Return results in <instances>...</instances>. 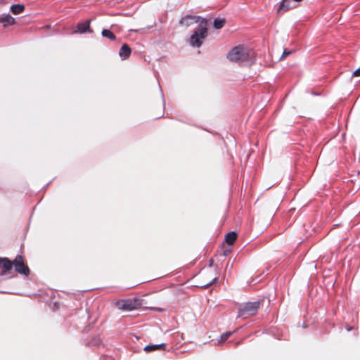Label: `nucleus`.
I'll list each match as a JSON object with an SVG mask.
<instances>
[{
    "mask_svg": "<svg viewBox=\"0 0 360 360\" xmlns=\"http://www.w3.org/2000/svg\"><path fill=\"white\" fill-rule=\"evenodd\" d=\"M353 76H354V77H360V68H358L357 70H356L353 72Z\"/></svg>",
    "mask_w": 360,
    "mask_h": 360,
    "instance_id": "20",
    "label": "nucleus"
},
{
    "mask_svg": "<svg viewBox=\"0 0 360 360\" xmlns=\"http://www.w3.org/2000/svg\"><path fill=\"white\" fill-rule=\"evenodd\" d=\"M292 1L293 3L294 2H297L298 3V2L302 1V0H292Z\"/></svg>",
    "mask_w": 360,
    "mask_h": 360,
    "instance_id": "21",
    "label": "nucleus"
},
{
    "mask_svg": "<svg viewBox=\"0 0 360 360\" xmlns=\"http://www.w3.org/2000/svg\"><path fill=\"white\" fill-rule=\"evenodd\" d=\"M217 277L212 276L208 280H205L202 283V287L207 288V287L210 286L217 280Z\"/></svg>",
    "mask_w": 360,
    "mask_h": 360,
    "instance_id": "16",
    "label": "nucleus"
},
{
    "mask_svg": "<svg viewBox=\"0 0 360 360\" xmlns=\"http://www.w3.org/2000/svg\"><path fill=\"white\" fill-rule=\"evenodd\" d=\"M102 35L104 37H107L111 40L115 39V35L108 30H103L102 31Z\"/></svg>",
    "mask_w": 360,
    "mask_h": 360,
    "instance_id": "14",
    "label": "nucleus"
},
{
    "mask_svg": "<svg viewBox=\"0 0 360 360\" xmlns=\"http://www.w3.org/2000/svg\"><path fill=\"white\" fill-rule=\"evenodd\" d=\"M207 27L200 26L191 35L190 43L193 46L200 47L202 40L207 37Z\"/></svg>",
    "mask_w": 360,
    "mask_h": 360,
    "instance_id": "5",
    "label": "nucleus"
},
{
    "mask_svg": "<svg viewBox=\"0 0 360 360\" xmlns=\"http://www.w3.org/2000/svg\"><path fill=\"white\" fill-rule=\"evenodd\" d=\"M167 345L165 343L159 345H147L144 347V351L146 352H151L156 350H165Z\"/></svg>",
    "mask_w": 360,
    "mask_h": 360,
    "instance_id": "10",
    "label": "nucleus"
},
{
    "mask_svg": "<svg viewBox=\"0 0 360 360\" xmlns=\"http://www.w3.org/2000/svg\"><path fill=\"white\" fill-rule=\"evenodd\" d=\"M295 51L294 50H292V51H289L287 49H285L283 52V54L281 57V59H284L287 56H288L290 54H291L292 53H293Z\"/></svg>",
    "mask_w": 360,
    "mask_h": 360,
    "instance_id": "17",
    "label": "nucleus"
},
{
    "mask_svg": "<svg viewBox=\"0 0 360 360\" xmlns=\"http://www.w3.org/2000/svg\"><path fill=\"white\" fill-rule=\"evenodd\" d=\"M131 53V48L127 44H124L120 50L119 55L122 59L125 60L130 56Z\"/></svg>",
    "mask_w": 360,
    "mask_h": 360,
    "instance_id": "9",
    "label": "nucleus"
},
{
    "mask_svg": "<svg viewBox=\"0 0 360 360\" xmlns=\"http://www.w3.org/2000/svg\"><path fill=\"white\" fill-rule=\"evenodd\" d=\"M236 239L237 233L234 231L228 233L225 236V241L229 245H233L236 240Z\"/></svg>",
    "mask_w": 360,
    "mask_h": 360,
    "instance_id": "11",
    "label": "nucleus"
},
{
    "mask_svg": "<svg viewBox=\"0 0 360 360\" xmlns=\"http://www.w3.org/2000/svg\"><path fill=\"white\" fill-rule=\"evenodd\" d=\"M24 8L25 6L22 4H15L11 6V10L13 13L19 14L23 11Z\"/></svg>",
    "mask_w": 360,
    "mask_h": 360,
    "instance_id": "13",
    "label": "nucleus"
},
{
    "mask_svg": "<svg viewBox=\"0 0 360 360\" xmlns=\"http://www.w3.org/2000/svg\"><path fill=\"white\" fill-rule=\"evenodd\" d=\"M224 24H213V27L216 30H220L223 27Z\"/></svg>",
    "mask_w": 360,
    "mask_h": 360,
    "instance_id": "19",
    "label": "nucleus"
},
{
    "mask_svg": "<svg viewBox=\"0 0 360 360\" xmlns=\"http://www.w3.org/2000/svg\"><path fill=\"white\" fill-rule=\"evenodd\" d=\"M296 4L292 0H283L277 9V13L283 14L290 8H295Z\"/></svg>",
    "mask_w": 360,
    "mask_h": 360,
    "instance_id": "8",
    "label": "nucleus"
},
{
    "mask_svg": "<svg viewBox=\"0 0 360 360\" xmlns=\"http://www.w3.org/2000/svg\"><path fill=\"white\" fill-rule=\"evenodd\" d=\"M0 22H14V18L9 14L0 17Z\"/></svg>",
    "mask_w": 360,
    "mask_h": 360,
    "instance_id": "15",
    "label": "nucleus"
},
{
    "mask_svg": "<svg viewBox=\"0 0 360 360\" xmlns=\"http://www.w3.org/2000/svg\"><path fill=\"white\" fill-rule=\"evenodd\" d=\"M232 333H233L232 332H226V333H223L221 335V341H222V342L226 341L232 335Z\"/></svg>",
    "mask_w": 360,
    "mask_h": 360,
    "instance_id": "18",
    "label": "nucleus"
},
{
    "mask_svg": "<svg viewBox=\"0 0 360 360\" xmlns=\"http://www.w3.org/2000/svg\"><path fill=\"white\" fill-rule=\"evenodd\" d=\"M13 266V261L10 260L7 257H0V268L1 270V274H4L7 272L10 271Z\"/></svg>",
    "mask_w": 360,
    "mask_h": 360,
    "instance_id": "7",
    "label": "nucleus"
},
{
    "mask_svg": "<svg viewBox=\"0 0 360 360\" xmlns=\"http://www.w3.org/2000/svg\"><path fill=\"white\" fill-rule=\"evenodd\" d=\"M253 58V51L241 45L233 47L227 54L229 60L240 65L249 63Z\"/></svg>",
    "mask_w": 360,
    "mask_h": 360,
    "instance_id": "1",
    "label": "nucleus"
},
{
    "mask_svg": "<svg viewBox=\"0 0 360 360\" xmlns=\"http://www.w3.org/2000/svg\"><path fill=\"white\" fill-rule=\"evenodd\" d=\"M226 21L227 19L221 16L202 18L201 16L188 15L182 18L180 22H226Z\"/></svg>",
    "mask_w": 360,
    "mask_h": 360,
    "instance_id": "3",
    "label": "nucleus"
},
{
    "mask_svg": "<svg viewBox=\"0 0 360 360\" xmlns=\"http://www.w3.org/2000/svg\"><path fill=\"white\" fill-rule=\"evenodd\" d=\"M261 306L260 301L247 302L238 308V316L248 319L255 315Z\"/></svg>",
    "mask_w": 360,
    "mask_h": 360,
    "instance_id": "2",
    "label": "nucleus"
},
{
    "mask_svg": "<svg viewBox=\"0 0 360 360\" xmlns=\"http://www.w3.org/2000/svg\"><path fill=\"white\" fill-rule=\"evenodd\" d=\"M89 25L90 24H77V30H74L72 33H84L86 32H91Z\"/></svg>",
    "mask_w": 360,
    "mask_h": 360,
    "instance_id": "12",
    "label": "nucleus"
},
{
    "mask_svg": "<svg viewBox=\"0 0 360 360\" xmlns=\"http://www.w3.org/2000/svg\"><path fill=\"white\" fill-rule=\"evenodd\" d=\"M13 266L16 272L28 276L30 274V269L25 263V258L22 255H17L13 261Z\"/></svg>",
    "mask_w": 360,
    "mask_h": 360,
    "instance_id": "6",
    "label": "nucleus"
},
{
    "mask_svg": "<svg viewBox=\"0 0 360 360\" xmlns=\"http://www.w3.org/2000/svg\"><path fill=\"white\" fill-rule=\"evenodd\" d=\"M91 22V20H90V19H89V20H86L84 22L89 23V22Z\"/></svg>",
    "mask_w": 360,
    "mask_h": 360,
    "instance_id": "22",
    "label": "nucleus"
},
{
    "mask_svg": "<svg viewBox=\"0 0 360 360\" xmlns=\"http://www.w3.org/2000/svg\"><path fill=\"white\" fill-rule=\"evenodd\" d=\"M115 307L122 311L137 309L141 305V301L137 298L119 300L115 303Z\"/></svg>",
    "mask_w": 360,
    "mask_h": 360,
    "instance_id": "4",
    "label": "nucleus"
}]
</instances>
